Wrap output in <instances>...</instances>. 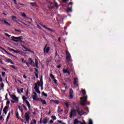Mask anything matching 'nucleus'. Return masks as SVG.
<instances>
[{"label": "nucleus", "instance_id": "nucleus-33", "mask_svg": "<svg viewBox=\"0 0 124 124\" xmlns=\"http://www.w3.org/2000/svg\"><path fill=\"white\" fill-rule=\"evenodd\" d=\"M22 48H23V49H25V50L23 49V51H25V52H27V51H28V48H27V47H26V46H22Z\"/></svg>", "mask_w": 124, "mask_h": 124}, {"label": "nucleus", "instance_id": "nucleus-18", "mask_svg": "<svg viewBox=\"0 0 124 124\" xmlns=\"http://www.w3.org/2000/svg\"><path fill=\"white\" fill-rule=\"evenodd\" d=\"M6 62H10V63H11V64H14V62H13V61H12V60L11 59H6Z\"/></svg>", "mask_w": 124, "mask_h": 124}, {"label": "nucleus", "instance_id": "nucleus-9", "mask_svg": "<svg viewBox=\"0 0 124 124\" xmlns=\"http://www.w3.org/2000/svg\"><path fill=\"white\" fill-rule=\"evenodd\" d=\"M16 39L17 40H16V42H21V43H23V36H19V37H17V38H16Z\"/></svg>", "mask_w": 124, "mask_h": 124}, {"label": "nucleus", "instance_id": "nucleus-11", "mask_svg": "<svg viewBox=\"0 0 124 124\" xmlns=\"http://www.w3.org/2000/svg\"><path fill=\"white\" fill-rule=\"evenodd\" d=\"M12 21L13 22H15V23H17V24H19V22H18V20H17V17L15 16H12Z\"/></svg>", "mask_w": 124, "mask_h": 124}, {"label": "nucleus", "instance_id": "nucleus-19", "mask_svg": "<svg viewBox=\"0 0 124 124\" xmlns=\"http://www.w3.org/2000/svg\"><path fill=\"white\" fill-rule=\"evenodd\" d=\"M30 5H32V6H35V7H38V5H37L36 2H31Z\"/></svg>", "mask_w": 124, "mask_h": 124}, {"label": "nucleus", "instance_id": "nucleus-64", "mask_svg": "<svg viewBox=\"0 0 124 124\" xmlns=\"http://www.w3.org/2000/svg\"><path fill=\"white\" fill-rule=\"evenodd\" d=\"M65 105L67 108H69V105L68 104L66 103Z\"/></svg>", "mask_w": 124, "mask_h": 124}, {"label": "nucleus", "instance_id": "nucleus-35", "mask_svg": "<svg viewBox=\"0 0 124 124\" xmlns=\"http://www.w3.org/2000/svg\"><path fill=\"white\" fill-rule=\"evenodd\" d=\"M50 77L51 78V79H55V76L53 75V74H50Z\"/></svg>", "mask_w": 124, "mask_h": 124}, {"label": "nucleus", "instance_id": "nucleus-1", "mask_svg": "<svg viewBox=\"0 0 124 124\" xmlns=\"http://www.w3.org/2000/svg\"><path fill=\"white\" fill-rule=\"evenodd\" d=\"M76 111L78 114L79 116H82V115H84V114H86V112H84L82 109L80 110V108L78 107H76V110L73 109L71 110V113L69 115V117L71 119L72 118L73 116H76Z\"/></svg>", "mask_w": 124, "mask_h": 124}, {"label": "nucleus", "instance_id": "nucleus-27", "mask_svg": "<svg viewBox=\"0 0 124 124\" xmlns=\"http://www.w3.org/2000/svg\"><path fill=\"white\" fill-rule=\"evenodd\" d=\"M41 102L42 103V104H43V105H47V103H46V101L45 100H42Z\"/></svg>", "mask_w": 124, "mask_h": 124}, {"label": "nucleus", "instance_id": "nucleus-7", "mask_svg": "<svg viewBox=\"0 0 124 124\" xmlns=\"http://www.w3.org/2000/svg\"><path fill=\"white\" fill-rule=\"evenodd\" d=\"M47 45H45V46L44 48V53H46V54H48L49 53V51H50V47L48 46L47 47Z\"/></svg>", "mask_w": 124, "mask_h": 124}, {"label": "nucleus", "instance_id": "nucleus-17", "mask_svg": "<svg viewBox=\"0 0 124 124\" xmlns=\"http://www.w3.org/2000/svg\"><path fill=\"white\" fill-rule=\"evenodd\" d=\"M25 103H26L29 110H31V104H30V102L27 100H25Z\"/></svg>", "mask_w": 124, "mask_h": 124}, {"label": "nucleus", "instance_id": "nucleus-14", "mask_svg": "<svg viewBox=\"0 0 124 124\" xmlns=\"http://www.w3.org/2000/svg\"><path fill=\"white\" fill-rule=\"evenodd\" d=\"M1 22H4V24H5V25H6V26H9V27H10V26H11V24L8 22H7V21H6V20H4V19H2L1 20Z\"/></svg>", "mask_w": 124, "mask_h": 124}, {"label": "nucleus", "instance_id": "nucleus-45", "mask_svg": "<svg viewBox=\"0 0 124 124\" xmlns=\"http://www.w3.org/2000/svg\"><path fill=\"white\" fill-rule=\"evenodd\" d=\"M21 62H24V63H26L27 62V61H24V58H22L21 59Z\"/></svg>", "mask_w": 124, "mask_h": 124}, {"label": "nucleus", "instance_id": "nucleus-16", "mask_svg": "<svg viewBox=\"0 0 124 124\" xmlns=\"http://www.w3.org/2000/svg\"><path fill=\"white\" fill-rule=\"evenodd\" d=\"M28 62L31 65L32 64V63H33V64H34V62H33V61L32 60V59H31V58L29 59Z\"/></svg>", "mask_w": 124, "mask_h": 124}, {"label": "nucleus", "instance_id": "nucleus-26", "mask_svg": "<svg viewBox=\"0 0 124 124\" xmlns=\"http://www.w3.org/2000/svg\"><path fill=\"white\" fill-rule=\"evenodd\" d=\"M8 108H9V106H5L3 109V111L5 112V111H7V109H8Z\"/></svg>", "mask_w": 124, "mask_h": 124}, {"label": "nucleus", "instance_id": "nucleus-36", "mask_svg": "<svg viewBox=\"0 0 124 124\" xmlns=\"http://www.w3.org/2000/svg\"><path fill=\"white\" fill-rule=\"evenodd\" d=\"M18 109L23 112V108L21 107L20 106H18Z\"/></svg>", "mask_w": 124, "mask_h": 124}, {"label": "nucleus", "instance_id": "nucleus-58", "mask_svg": "<svg viewBox=\"0 0 124 124\" xmlns=\"http://www.w3.org/2000/svg\"><path fill=\"white\" fill-rule=\"evenodd\" d=\"M5 75V72H2V77H4Z\"/></svg>", "mask_w": 124, "mask_h": 124}, {"label": "nucleus", "instance_id": "nucleus-44", "mask_svg": "<svg viewBox=\"0 0 124 124\" xmlns=\"http://www.w3.org/2000/svg\"><path fill=\"white\" fill-rule=\"evenodd\" d=\"M22 99L23 100H27V99H28V98L26 97L25 96H22Z\"/></svg>", "mask_w": 124, "mask_h": 124}, {"label": "nucleus", "instance_id": "nucleus-57", "mask_svg": "<svg viewBox=\"0 0 124 124\" xmlns=\"http://www.w3.org/2000/svg\"><path fill=\"white\" fill-rule=\"evenodd\" d=\"M35 75L36 76V78H38V74L35 72H34Z\"/></svg>", "mask_w": 124, "mask_h": 124}, {"label": "nucleus", "instance_id": "nucleus-37", "mask_svg": "<svg viewBox=\"0 0 124 124\" xmlns=\"http://www.w3.org/2000/svg\"><path fill=\"white\" fill-rule=\"evenodd\" d=\"M32 98L33 100H36V98H37V95H33Z\"/></svg>", "mask_w": 124, "mask_h": 124}, {"label": "nucleus", "instance_id": "nucleus-25", "mask_svg": "<svg viewBox=\"0 0 124 124\" xmlns=\"http://www.w3.org/2000/svg\"><path fill=\"white\" fill-rule=\"evenodd\" d=\"M11 38L12 40H13V41H14L15 42H16V40H17V39H16L17 38V37L12 36Z\"/></svg>", "mask_w": 124, "mask_h": 124}, {"label": "nucleus", "instance_id": "nucleus-53", "mask_svg": "<svg viewBox=\"0 0 124 124\" xmlns=\"http://www.w3.org/2000/svg\"><path fill=\"white\" fill-rule=\"evenodd\" d=\"M1 87L2 89L4 87V84L3 82L1 83Z\"/></svg>", "mask_w": 124, "mask_h": 124}, {"label": "nucleus", "instance_id": "nucleus-54", "mask_svg": "<svg viewBox=\"0 0 124 124\" xmlns=\"http://www.w3.org/2000/svg\"><path fill=\"white\" fill-rule=\"evenodd\" d=\"M5 35H6V36H7L8 37H10V36H11V35L8 34V33H5Z\"/></svg>", "mask_w": 124, "mask_h": 124}, {"label": "nucleus", "instance_id": "nucleus-50", "mask_svg": "<svg viewBox=\"0 0 124 124\" xmlns=\"http://www.w3.org/2000/svg\"><path fill=\"white\" fill-rule=\"evenodd\" d=\"M15 31H17V32H20V33H22V32H21V31L18 30H16V29H15Z\"/></svg>", "mask_w": 124, "mask_h": 124}, {"label": "nucleus", "instance_id": "nucleus-62", "mask_svg": "<svg viewBox=\"0 0 124 124\" xmlns=\"http://www.w3.org/2000/svg\"><path fill=\"white\" fill-rule=\"evenodd\" d=\"M7 105H9L10 104V101H7L6 102Z\"/></svg>", "mask_w": 124, "mask_h": 124}, {"label": "nucleus", "instance_id": "nucleus-13", "mask_svg": "<svg viewBox=\"0 0 124 124\" xmlns=\"http://www.w3.org/2000/svg\"><path fill=\"white\" fill-rule=\"evenodd\" d=\"M43 28L46 29V30H47V31H52V32H55V30H53L50 28H48V27H46L45 25L43 26Z\"/></svg>", "mask_w": 124, "mask_h": 124}, {"label": "nucleus", "instance_id": "nucleus-6", "mask_svg": "<svg viewBox=\"0 0 124 124\" xmlns=\"http://www.w3.org/2000/svg\"><path fill=\"white\" fill-rule=\"evenodd\" d=\"M9 95H10V97L12 98V99L15 100V101H19V99L16 96V95L14 94H11L10 93H9Z\"/></svg>", "mask_w": 124, "mask_h": 124}, {"label": "nucleus", "instance_id": "nucleus-38", "mask_svg": "<svg viewBox=\"0 0 124 124\" xmlns=\"http://www.w3.org/2000/svg\"><path fill=\"white\" fill-rule=\"evenodd\" d=\"M42 93H43L44 96H45V97H47V96H48V94L47 93H46L44 92H43Z\"/></svg>", "mask_w": 124, "mask_h": 124}, {"label": "nucleus", "instance_id": "nucleus-4", "mask_svg": "<svg viewBox=\"0 0 124 124\" xmlns=\"http://www.w3.org/2000/svg\"><path fill=\"white\" fill-rule=\"evenodd\" d=\"M30 114H31V112L28 111V112L26 113L25 114V118L28 124L30 123Z\"/></svg>", "mask_w": 124, "mask_h": 124}, {"label": "nucleus", "instance_id": "nucleus-15", "mask_svg": "<svg viewBox=\"0 0 124 124\" xmlns=\"http://www.w3.org/2000/svg\"><path fill=\"white\" fill-rule=\"evenodd\" d=\"M63 73H67L68 75H70V72L68 71V69H63Z\"/></svg>", "mask_w": 124, "mask_h": 124}, {"label": "nucleus", "instance_id": "nucleus-28", "mask_svg": "<svg viewBox=\"0 0 124 124\" xmlns=\"http://www.w3.org/2000/svg\"><path fill=\"white\" fill-rule=\"evenodd\" d=\"M79 124V121H78V119H75L74 121V124Z\"/></svg>", "mask_w": 124, "mask_h": 124}, {"label": "nucleus", "instance_id": "nucleus-32", "mask_svg": "<svg viewBox=\"0 0 124 124\" xmlns=\"http://www.w3.org/2000/svg\"><path fill=\"white\" fill-rule=\"evenodd\" d=\"M81 92L83 95H86V94H87V93H86V91H85L84 90H82Z\"/></svg>", "mask_w": 124, "mask_h": 124}, {"label": "nucleus", "instance_id": "nucleus-3", "mask_svg": "<svg viewBox=\"0 0 124 124\" xmlns=\"http://www.w3.org/2000/svg\"><path fill=\"white\" fill-rule=\"evenodd\" d=\"M66 62H69L70 60H71V55H70V53L68 51H66Z\"/></svg>", "mask_w": 124, "mask_h": 124}, {"label": "nucleus", "instance_id": "nucleus-21", "mask_svg": "<svg viewBox=\"0 0 124 124\" xmlns=\"http://www.w3.org/2000/svg\"><path fill=\"white\" fill-rule=\"evenodd\" d=\"M48 119H47V118H45L43 120V123L44 124H47V123H48Z\"/></svg>", "mask_w": 124, "mask_h": 124}, {"label": "nucleus", "instance_id": "nucleus-46", "mask_svg": "<svg viewBox=\"0 0 124 124\" xmlns=\"http://www.w3.org/2000/svg\"><path fill=\"white\" fill-rule=\"evenodd\" d=\"M16 116L17 119H19V112L18 111L16 112Z\"/></svg>", "mask_w": 124, "mask_h": 124}, {"label": "nucleus", "instance_id": "nucleus-24", "mask_svg": "<svg viewBox=\"0 0 124 124\" xmlns=\"http://www.w3.org/2000/svg\"><path fill=\"white\" fill-rule=\"evenodd\" d=\"M16 54H19V55H21V56H23V54H24L23 52H22L21 51H17L16 50V52H15Z\"/></svg>", "mask_w": 124, "mask_h": 124}, {"label": "nucleus", "instance_id": "nucleus-42", "mask_svg": "<svg viewBox=\"0 0 124 124\" xmlns=\"http://www.w3.org/2000/svg\"><path fill=\"white\" fill-rule=\"evenodd\" d=\"M8 96V94L6 93L5 96V100H8V98L7 97Z\"/></svg>", "mask_w": 124, "mask_h": 124}, {"label": "nucleus", "instance_id": "nucleus-52", "mask_svg": "<svg viewBox=\"0 0 124 124\" xmlns=\"http://www.w3.org/2000/svg\"><path fill=\"white\" fill-rule=\"evenodd\" d=\"M53 81L54 82V84H58V80H57V79H54Z\"/></svg>", "mask_w": 124, "mask_h": 124}, {"label": "nucleus", "instance_id": "nucleus-20", "mask_svg": "<svg viewBox=\"0 0 124 124\" xmlns=\"http://www.w3.org/2000/svg\"><path fill=\"white\" fill-rule=\"evenodd\" d=\"M58 113H59V114H61V115H62V112H63V109H61L60 110V106L58 107Z\"/></svg>", "mask_w": 124, "mask_h": 124}, {"label": "nucleus", "instance_id": "nucleus-5", "mask_svg": "<svg viewBox=\"0 0 124 124\" xmlns=\"http://www.w3.org/2000/svg\"><path fill=\"white\" fill-rule=\"evenodd\" d=\"M34 89L35 90V92H36V93H38V94H40V93H41L40 92V91L39 90V87H38V86H37V83H35V86L34 87Z\"/></svg>", "mask_w": 124, "mask_h": 124}, {"label": "nucleus", "instance_id": "nucleus-41", "mask_svg": "<svg viewBox=\"0 0 124 124\" xmlns=\"http://www.w3.org/2000/svg\"><path fill=\"white\" fill-rule=\"evenodd\" d=\"M88 124H93L92 119H89Z\"/></svg>", "mask_w": 124, "mask_h": 124}, {"label": "nucleus", "instance_id": "nucleus-43", "mask_svg": "<svg viewBox=\"0 0 124 124\" xmlns=\"http://www.w3.org/2000/svg\"><path fill=\"white\" fill-rule=\"evenodd\" d=\"M27 51H28V52H30V53H31L32 54H34V51H31V49H28Z\"/></svg>", "mask_w": 124, "mask_h": 124}, {"label": "nucleus", "instance_id": "nucleus-56", "mask_svg": "<svg viewBox=\"0 0 124 124\" xmlns=\"http://www.w3.org/2000/svg\"><path fill=\"white\" fill-rule=\"evenodd\" d=\"M12 68H13L14 69H16V66L15 65H11Z\"/></svg>", "mask_w": 124, "mask_h": 124}, {"label": "nucleus", "instance_id": "nucleus-60", "mask_svg": "<svg viewBox=\"0 0 124 124\" xmlns=\"http://www.w3.org/2000/svg\"><path fill=\"white\" fill-rule=\"evenodd\" d=\"M57 56H59V55H58V51L55 50V57H57Z\"/></svg>", "mask_w": 124, "mask_h": 124}, {"label": "nucleus", "instance_id": "nucleus-31", "mask_svg": "<svg viewBox=\"0 0 124 124\" xmlns=\"http://www.w3.org/2000/svg\"><path fill=\"white\" fill-rule=\"evenodd\" d=\"M8 49L9 51H13V52H14V53H15V52L16 51L14 49L11 48H10L9 47H8Z\"/></svg>", "mask_w": 124, "mask_h": 124}, {"label": "nucleus", "instance_id": "nucleus-34", "mask_svg": "<svg viewBox=\"0 0 124 124\" xmlns=\"http://www.w3.org/2000/svg\"><path fill=\"white\" fill-rule=\"evenodd\" d=\"M22 107H23V108L25 110V111H28V108L25 105L22 104Z\"/></svg>", "mask_w": 124, "mask_h": 124}, {"label": "nucleus", "instance_id": "nucleus-12", "mask_svg": "<svg viewBox=\"0 0 124 124\" xmlns=\"http://www.w3.org/2000/svg\"><path fill=\"white\" fill-rule=\"evenodd\" d=\"M66 13H69V12H72V6L71 7L67 8V9L65 10Z\"/></svg>", "mask_w": 124, "mask_h": 124}, {"label": "nucleus", "instance_id": "nucleus-40", "mask_svg": "<svg viewBox=\"0 0 124 124\" xmlns=\"http://www.w3.org/2000/svg\"><path fill=\"white\" fill-rule=\"evenodd\" d=\"M37 87H40V85H41V83L40 81H38L37 83Z\"/></svg>", "mask_w": 124, "mask_h": 124}, {"label": "nucleus", "instance_id": "nucleus-22", "mask_svg": "<svg viewBox=\"0 0 124 124\" xmlns=\"http://www.w3.org/2000/svg\"><path fill=\"white\" fill-rule=\"evenodd\" d=\"M35 64L37 68H38V67H39L38 66V61H37V59H35Z\"/></svg>", "mask_w": 124, "mask_h": 124}, {"label": "nucleus", "instance_id": "nucleus-2", "mask_svg": "<svg viewBox=\"0 0 124 124\" xmlns=\"http://www.w3.org/2000/svg\"><path fill=\"white\" fill-rule=\"evenodd\" d=\"M79 99L81 100L80 105L81 106H86V105H87L86 102H87L88 100V96H84L83 97H80Z\"/></svg>", "mask_w": 124, "mask_h": 124}, {"label": "nucleus", "instance_id": "nucleus-39", "mask_svg": "<svg viewBox=\"0 0 124 124\" xmlns=\"http://www.w3.org/2000/svg\"><path fill=\"white\" fill-rule=\"evenodd\" d=\"M51 118H52V120H53V121L57 120V117H56V116H52Z\"/></svg>", "mask_w": 124, "mask_h": 124}, {"label": "nucleus", "instance_id": "nucleus-30", "mask_svg": "<svg viewBox=\"0 0 124 124\" xmlns=\"http://www.w3.org/2000/svg\"><path fill=\"white\" fill-rule=\"evenodd\" d=\"M32 121L30 124H36V120L35 119H32Z\"/></svg>", "mask_w": 124, "mask_h": 124}, {"label": "nucleus", "instance_id": "nucleus-48", "mask_svg": "<svg viewBox=\"0 0 124 124\" xmlns=\"http://www.w3.org/2000/svg\"><path fill=\"white\" fill-rule=\"evenodd\" d=\"M15 6L17 9H20V7H19V6L18 5V4H16V5H15Z\"/></svg>", "mask_w": 124, "mask_h": 124}, {"label": "nucleus", "instance_id": "nucleus-47", "mask_svg": "<svg viewBox=\"0 0 124 124\" xmlns=\"http://www.w3.org/2000/svg\"><path fill=\"white\" fill-rule=\"evenodd\" d=\"M73 4V3L72 2H70L68 4V7H71L70 5H72Z\"/></svg>", "mask_w": 124, "mask_h": 124}, {"label": "nucleus", "instance_id": "nucleus-63", "mask_svg": "<svg viewBox=\"0 0 124 124\" xmlns=\"http://www.w3.org/2000/svg\"><path fill=\"white\" fill-rule=\"evenodd\" d=\"M22 17H27V15H26V14H25V13L22 14Z\"/></svg>", "mask_w": 124, "mask_h": 124}, {"label": "nucleus", "instance_id": "nucleus-51", "mask_svg": "<svg viewBox=\"0 0 124 124\" xmlns=\"http://www.w3.org/2000/svg\"><path fill=\"white\" fill-rule=\"evenodd\" d=\"M66 1H68V0H62L63 3H66Z\"/></svg>", "mask_w": 124, "mask_h": 124}, {"label": "nucleus", "instance_id": "nucleus-55", "mask_svg": "<svg viewBox=\"0 0 124 124\" xmlns=\"http://www.w3.org/2000/svg\"><path fill=\"white\" fill-rule=\"evenodd\" d=\"M53 102H54V103H56V104H59V101L57 100H54L53 101Z\"/></svg>", "mask_w": 124, "mask_h": 124}, {"label": "nucleus", "instance_id": "nucleus-61", "mask_svg": "<svg viewBox=\"0 0 124 124\" xmlns=\"http://www.w3.org/2000/svg\"><path fill=\"white\" fill-rule=\"evenodd\" d=\"M34 70L37 73H39V72H38V70L37 68H34Z\"/></svg>", "mask_w": 124, "mask_h": 124}, {"label": "nucleus", "instance_id": "nucleus-23", "mask_svg": "<svg viewBox=\"0 0 124 124\" xmlns=\"http://www.w3.org/2000/svg\"><path fill=\"white\" fill-rule=\"evenodd\" d=\"M11 114V112L10 111L8 113V115L6 118V123H7L8 122V120H9V118H10V115Z\"/></svg>", "mask_w": 124, "mask_h": 124}, {"label": "nucleus", "instance_id": "nucleus-59", "mask_svg": "<svg viewBox=\"0 0 124 124\" xmlns=\"http://www.w3.org/2000/svg\"><path fill=\"white\" fill-rule=\"evenodd\" d=\"M40 87H41V90L42 91V90H43V84H41Z\"/></svg>", "mask_w": 124, "mask_h": 124}, {"label": "nucleus", "instance_id": "nucleus-29", "mask_svg": "<svg viewBox=\"0 0 124 124\" xmlns=\"http://www.w3.org/2000/svg\"><path fill=\"white\" fill-rule=\"evenodd\" d=\"M43 77L41 76V78H40V82H41V84H43Z\"/></svg>", "mask_w": 124, "mask_h": 124}, {"label": "nucleus", "instance_id": "nucleus-10", "mask_svg": "<svg viewBox=\"0 0 124 124\" xmlns=\"http://www.w3.org/2000/svg\"><path fill=\"white\" fill-rule=\"evenodd\" d=\"M74 85H76L77 87H79V85L78 84V78H74Z\"/></svg>", "mask_w": 124, "mask_h": 124}, {"label": "nucleus", "instance_id": "nucleus-8", "mask_svg": "<svg viewBox=\"0 0 124 124\" xmlns=\"http://www.w3.org/2000/svg\"><path fill=\"white\" fill-rule=\"evenodd\" d=\"M69 94L70 99H72L74 96H73V90L71 88L69 89Z\"/></svg>", "mask_w": 124, "mask_h": 124}, {"label": "nucleus", "instance_id": "nucleus-49", "mask_svg": "<svg viewBox=\"0 0 124 124\" xmlns=\"http://www.w3.org/2000/svg\"><path fill=\"white\" fill-rule=\"evenodd\" d=\"M58 123H59V124H64V123H63L62 121H61V120H58L57 121Z\"/></svg>", "mask_w": 124, "mask_h": 124}]
</instances>
